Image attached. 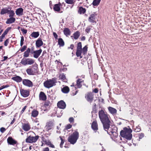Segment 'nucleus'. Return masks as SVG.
Instances as JSON below:
<instances>
[{"mask_svg": "<svg viewBox=\"0 0 151 151\" xmlns=\"http://www.w3.org/2000/svg\"><path fill=\"white\" fill-rule=\"evenodd\" d=\"M69 120L70 122H73L74 121V119L73 117H70L69 118Z\"/></svg>", "mask_w": 151, "mask_h": 151, "instance_id": "51", "label": "nucleus"}, {"mask_svg": "<svg viewBox=\"0 0 151 151\" xmlns=\"http://www.w3.org/2000/svg\"><path fill=\"white\" fill-rule=\"evenodd\" d=\"M58 44L60 46H63L64 45V42L61 38H59L58 40Z\"/></svg>", "mask_w": 151, "mask_h": 151, "instance_id": "37", "label": "nucleus"}, {"mask_svg": "<svg viewBox=\"0 0 151 151\" xmlns=\"http://www.w3.org/2000/svg\"><path fill=\"white\" fill-rule=\"evenodd\" d=\"M134 129L135 132H139L141 130L140 127L139 126L135 127H134Z\"/></svg>", "mask_w": 151, "mask_h": 151, "instance_id": "40", "label": "nucleus"}, {"mask_svg": "<svg viewBox=\"0 0 151 151\" xmlns=\"http://www.w3.org/2000/svg\"><path fill=\"white\" fill-rule=\"evenodd\" d=\"M9 14V17H13L14 14V11L12 10H11L9 9V11L8 12Z\"/></svg>", "mask_w": 151, "mask_h": 151, "instance_id": "39", "label": "nucleus"}, {"mask_svg": "<svg viewBox=\"0 0 151 151\" xmlns=\"http://www.w3.org/2000/svg\"><path fill=\"white\" fill-rule=\"evenodd\" d=\"M24 38L23 36L21 37V40L20 41V46H22L24 44Z\"/></svg>", "mask_w": 151, "mask_h": 151, "instance_id": "43", "label": "nucleus"}, {"mask_svg": "<svg viewBox=\"0 0 151 151\" xmlns=\"http://www.w3.org/2000/svg\"><path fill=\"white\" fill-rule=\"evenodd\" d=\"M91 127L94 130H97L98 129V125L96 122L94 121L92 123Z\"/></svg>", "mask_w": 151, "mask_h": 151, "instance_id": "22", "label": "nucleus"}, {"mask_svg": "<svg viewBox=\"0 0 151 151\" xmlns=\"http://www.w3.org/2000/svg\"><path fill=\"white\" fill-rule=\"evenodd\" d=\"M23 83L24 85L29 87H30L32 86V82L28 80H24L23 81Z\"/></svg>", "mask_w": 151, "mask_h": 151, "instance_id": "17", "label": "nucleus"}, {"mask_svg": "<svg viewBox=\"0 0 151 151\" xmlns=\"http://www.w3.org/2000/svg\"><path fill=\"white\" fill-rule=\"evenodd\" d=\"M7 140L8 143L10 145H14L16 143V142L11 137H9Z\"/></svg>", "mask_w": 151, "mask_h": 151, "instance_id": "19", "label": "nucleus"}, {"mask_svg": "<svg viewBox=\"0 0 151 151\" xmlns=\"http://www.w3.org/2000/svg\"><path fill=\"white\" fill-rule=\"evenodd\" d=\"M53 36L54 37L55 39H57V37H58V35H57V34L55 32H53Z\"/></svg>", "mask_w": 151, "mask_h": 151, "instance_id": "54", "label": "nucleus"}, {"mask_svg": "<svg viewBox=\"0 0 151 151\" xmlns=\"http://www.w3.org/2000/svg\"><path fill=\"white\" fill-rule=\"evenodd\" d=\"M79 137V133L77 131V130H76L69 137L68 139V141L71 144H74L76 142Z\"/></svg>", "mask_w": 151, "mask_h": 151, "instance_id": "4", "label": "nucleus"}, {"mask_svg": "<svg viewBox=\"0 0 151 151\" xmlns=\"http://www.w3.org/2000/svg\"><path fill=\"white\" fill-rule=\"evenodd\" d=\"M12 79L13 80L17 81V82H20L22 80V78L19 76H17L15 77H14L12 78Z\"/></svg>", "mask_w": 151, "mask_h": 151, "instance_id": "32", "label": "nucleus"}, {"mask_svg": "<svg viewBox=\"0 0 151 151\" xmlns=\"http://www.w3.org/2000/svg\"><path fill=\"white\" fill-rule=\"evenodd\" d=\"M6 130V129L4 127H1L0 129V131L2 133L4 132Z\"/></svg>", "mask_w": 151, "mask_h": 151, "instance_id": "49", "label": "nucleus"}, {"mask_svg": "<svg viewBox=\"0 0 151 151\" xmlns=\"http://www.w3.org/2000/svg\"><path fill=\"white\" fill-rule=\"evenodd\" d=\"M27 108V106H25L23 108L21 112V114H22L25 110L26 108Z\"/></svg>", "mask_w": 151, "mask_h": 151, "instance_id": "50", "label": "nucleus"}, {"mask_svg": "<svg viewBox=\"0 0 151 151\" xmlns=\"http://www.w3.org/2000/svg\"><path fill=\"white\" fill-rule=\"evenodd\" d=\"M49 149L48 147H46L44 148L43 151H49Z\"/></svg>", "mask_w": 151, "mask_h": 151, "instance_id": "57", "label": "nucleus"}, {"mask_svg": "<svg viewBox=\"0 0 151 151\" xmlns=\"http://www.w3.org/2000/svg\"><path fill=\"white\" fill-rule=\"evenodd\" d=\"M53 126V123L52 122H49L47 123L45 127L46 130L48 131L51 129Z\"/></svg>", "mask_w": 151, "mask_h": 151, "instance_id": "13", "label": "nucleus"}, {"mask_svg": "<svg viewBox=\"0 0 151 151\" xmlns=\"http://www.w3.org/2000/svg\"><path fill=\"white\" fill-rule=\"evenodd\" d=\"M15 119H14H14H13V120H12V122H11L10 124H13L14 123V122H15Z\"/></svg>", "mask_w": 151, "mask_h": 151, "instance_id": "60", "label": "nucleus"}, {"mask_svg": "<svg viewBox=\"0 0 151 151\" xmlns=\"http://www.w3.org/2000/svg\"><path fill=\"white\" fill-rule=\"evenodd\" d=\"M65 2L69 4H73L76 2V0H65Z\"/></svg>", "mask_w": 151, "mask_h": 151, "instance_id": "38", "label": "nucleus"}, {"mask_svg": "<svg viewBox=\"0 0 151 151\" xmlns=\"http://www.w3.org/2000/svg\"><path fill=\"white\" fill-rule=\"evenodd\" d=\"M45 106H49L50 105V103L49 101L46 102L45 103Z\"/></svg>", "mask_w": 151, "mask_h": 151, "instance_id": "48", "label": "nucleus"}, {"mask_svg": "<svg viewBox=\"0 0 151 151\" xmlns=\"http://www.w3.org/2000/svg\"><path fill=\"white\" fill-rule=\"evenodd\" d=\"M3 31V29H2V27L0 26V35Z\"/></svg>", "mask_w": 151, "mask_h": 151, "instance_id": "58", "label": "nucleus"}, {"mask_svg": "<svg viewBox=\"0 0 151 151\" xmlns=\"http://www.w3.org/2000/svg\"><path fill=\"white\" fill-rule=\"evenodd\" d=\"M93 91L95 93H97L98 92V89L97 88H95L93 90Z\"/></svg>", "mask_w": 151, "mask_h": 151, "instance_id": "56", "label": "nucleus"}, {"mask_svg": "<svg viewBox=\"0 0 151 151\" xmlns=\"http://www.w3.org/2000/svg\"><path fill=\"white\" fill-rule=\"evenodd\" d=\"M57 106L59 108L64 109L65 108L66 105L65 103L63 101L61 100L58 102Z\"/></svg>", "mask_w": 151, "mask_h": 151, "instance_id": "11", "label": "nucleus"}, {"mask_svg": "<svg viewBox=\"0 0 151 151\" xmlns=\"http://www.w3.org/2000/svg\"><path fill=\"white\" fill-rule=\"evenodd\" d=\"M27 46L25 45L22 48L20 49V51L21 52H24L27 48Z\"/></svg>", "mask_w": 151, "mask_h": 151, "instance_id": "44", "label": "nucleus"}, {"mask_svg": "<svg viewBox=\"0 0 151 151\" xmlns=\"http://www.w3.org/2000/svg\"><path fill=\"white\" fill-rule=\"evenodd\" d=\"M43 44V42L41 38H39L36 42V45L37 47H40Z\"/></svg>", "mask_w": 151, "mask_h": 151, "instance_id": "18", "label": "nucleus"}, {"mask_svg": "<svg viewBox=\"0 0 151 151\" xmlns=\"http://www.w3.org/2000/svg\"><path fill=\"white\" fill-rule=\"evenodd\" d=\"M101 0H94L92 4L94 6H97L100 2Z\"/></svg>", "mask_w": 151, "mask_h": 151, "instance_id": "30", "label": "nucleus"}, {"mask_svg": "<svg viewBox=\"0 0 151 151\" xmlns=\"http://www.w3.org/2000/svg\"><path fill=\"white\" fill-rule=\"evenodd\" d=\"M86 10L85 9L83 8L82 7L79 8L78 12L80 14H84L86 12Z\"/></svg>", "mask_w": 151, "mask_h": 151, "instance_id": "33", "label": "nucleus"}, {"mask_svg": "<svg viewBox=\"0 0 151 151\" xmlns=\"http://www.w3.org/2000/svg\"><path fill=\"white\" fill-rule=\"evenodd\" d=\"M50 147L52 148H54L55 147L54 145L52 144H51L50 145Z\"/></svg>", "mask_w": 151, "mask_h": 151, "instance_id": "64", "label": "nucleus"}, {"mask_svg": "<svg viewBox=\"0 0 151 151\" xmlns=\"http://www.w3.org/2000/svg\"><path fill=\"white\" fill-rule=\"evenodd\" d=\"M23 12V9L22 8H19L17 9L16 11V13L17 15L20 16L22 14Z\"/></svg>", "mask_w": 151, "mask_h": 151, "instance_id": "23", "label": "nucleus"}, {"mask_svg": "<svg viewBox=\"0 0 151 151\" xmlns=\"http://www.w3.org/2000/svg\"><path fill=\"white\" fill-rule=\"evenodd\" d=\"M132 129L129 128L125 127L120 132V135L127 140H131L132 138Z\"/></svg>", "mask_w": 151, "mask_h": 151, "instance_id": "3", "label": "nucleus"}, {"mask_svg": "<svg viewBox=\"0 0 151 151\" xmlns=\"http://www.w3.org/2000/svg\"><path fill=\"white\" fill-rule=\"evenodd\" d=\"M85 37H82L81 38V40L83 41V40H85Z\"/></svg>", "mask_w": 151, "mask_h": 151, "instance_id": "63", "label": "nucleus"}, {"mask_svg": "<svg viewBox=\"0 0 151 151\" xmlns=\"http://www.w3.org/2000/svg\"><path fill=\"white\" fill-rule=\"evenodd\" d=\"M39 99L40 100L45 101L47 99V96L43 92H41L39 95Z\"/></svg>", "mask_w": 151, "mask_h": 151, "instance_id": "14", "label": "nucleus"}, {"mask_svg": "<svg viewBox=\"0 0 151 151\" xmlns=\"http://www.w3.org/2000/svg\"><path fill=\"white\" fill-rule=\"evenodd\" d=\"M80 33L78 31H77L73 34V37L75 39H77L80 36Z\"/></svg>", "mask_w": 151, "mask_h": 151, "instance_id": "36", "label": "nucleus"}, {"mask_svg": "<svg viewBox=\"0 0 151 151\" xmlns=\"http://www.w3.org/2000/svg\"><path fill=\"white\" fill-rule=\"evenodd\" d=\"M96 15H97L95 13L91 14L89 18V21L91 23H96L95 20L96 19Z\"/></svg>", "mask_w": 151, "mask_h": 151, "instance_id": "10", "label": "nucleus"}, {"mask_svg": "<svg viewBox=\"0 0 151 151\" xmlns=\"http://www.w3.org/2000/svg\"><path fill=\"white\" fill-rule=\"evenodd\" d=\"M60 138L61 140V142L60 144V147H62V146H63V144L64 142V140L61 136H60Z\"/></svg>", "mask_w": 151, "mask_h": 151, "instance_id": "42", "label": "nucleus"}, {"mask_svg": "<svg viewBox=\"0 0 151 151\" xmlns=\"http://www.w3.org/2000/svg\"><path fill=\"white\" fill-rule=\"evenodd\" d=\"M9 87V86L8 85H6L5 86H1V88L3 89L4 88H6L8 87Z\"/></svg>", "mask_w": 151, "mask_h": 151, "instance_id": "55", "label": "nucleus"}, {"mask_svg": "<svg viewBox=\"0 0 151 151\" xmlns=\"http://www.w3.org/2000/svg\"><path fill=\"white\" fill-rule=\"evenodd\" d=\"M9 40L8 39H7L4 42V45L5 46H7L9 43Z\"/></svg>", "mask_w": 151, "mask_h": 151, "instance_id": "46", "label": "nucleus"}, {"mask_svg": "<svg viewBox=\"0 0 151 151\" xmlns=\"http://www.w3.org/2000/svg\"><path fill=\"white\" fill-rule=\"evenodd\" d=\"M83 81L81 79H79L77 81V84L76 86L78 88H80L82 86V83Z\"/></svg>", "mask_w": 151, "mask_h": 151, "instance_id": "25", "label": "nucleus"}, {"mask_svg": "<svg viewBox=\"0 0 151 151\" xmlns=\"http://www.w3.org/2000/svg\"><path fill=\"white\" fill-rule=\"evenodd\" d=\"M39 138V136H36L33 137L31 136H29L26 139L27 142L33 143L35 142Z\"/></svg>", "mask_w": 151, "mask_h": 151, "instance_id": "7", "label": "nucleus"}, {"mask_svg": "<svg viewBox=\"0 0 151 151\" xmlns=\"http://www.w3.org/2000/svg\"><path fill=\"white\" fill-rule=\"evenodd\" d=\"M30 49L29 48H28L26 51H25L24 53V57H28L29 56V53L30 52Z\"/></svg>", "mask_w": 151, "mask_h": 151, "instance_id": "27", "label": "nucleus"}, {"mask_svg": "<svg viewBox=\"0 0 151 151\" xmlns=\"http://www.w3.org/2000/svg\"><path fill=\"white\" fill-rule=\"evenodd\" d=\"M39 35V33L38 32H33L32 33L31 36L35 38L37 37Z\"/></svg>", "mask_w": 151, "mask_h": 151, "instance_id": "28", "label": "nucleus"}, {"mask_svg": "<svg viewBox=\"0 0 151 151\" xmlns=\"http://www.w3.org/2000/svg\"><path fill=\"white\" fill-rule=\"evenodd\" d=\"M26 72L29 75H34L37 72V70L35 68H29L27 69Z\"/></svg>", "mask_w": 151, "mask_h": 151, "instance_id": "8", "label": "nucleus"}, {"mask_svg": "<svg viewBox=\"0 0 151 151\" xmlns=\"http://www.w3.org/2000/svg\"><path fill=\"white\" fill-rule=\"evenodd\" d=\"M7 58L8 57L6 56H4V60H2V61H4L6 60Z\"/></svg>", "mask_w": 151, "mask_h": 151, "instance_id": "62", "label": "nucleus"}, {"mask_svg": "<svg viewBox=\"0 0 151 151\" xmlns=\"http://www.w3.org/2000/svg\"><path fill=\"white\" fill-rule=\"evenodd\" d=\"M64 34L67 36L70 35V29L67 28H65L63 30Z\"/></svg>", "mask_w": 151, "mask_h": 151, "instance_id": "26", "label": "nucleus"}, {"mask_svg": "<svg viewBox=\"0 0 151 151\" xmlns=\"http://www.w3.org/2000/svg\"><path fill=\"white\" fill-rule=\"evenodd\" d=\"M42 51V50L41 49L34 51L33 52V57L36 58H37L40 55Z\"/></svg>", "mask_w": 151, "mask_h": 151, "instance_id": "15", "label": "nucleus"}, {"mask_svg": "<svg viewBox=\"0 0 151 151\" xmlns=\"http://www.w3.org/2000/svg\"><path fill=\"white\" fill-rule=\"evenodd\" d=\"M5 37V36L3 34L0 37V42H1L3 41V39Z\"/></svg>", "mask_w": 151, "mask_h": 151, "instance_id": "47", "label": "nucleus"}, {"mask_svg": "<svg viewBox=\"0 0 151 151\" xmlns=\"http://www.w3.org/2000/svg\"><path fill=\"white\" fill-rule=\"evenodd\" d=\"M15 21V18L13 17H10V18L7 19L6 22V23L7 24H10L12 23Z\"/></svg>", "mask_w": 151, "mask_h": 151, "instance_id": "24", "label": "nucleus"}, {"mask_svg": "<svg viewBox=\"0 0 151 151\" xmlns=\"http://www.w3.org/2000/svg\"><path fill=\"white\" fill-rule=\"evenodd\" d=\"M99 115L100 120L103 124L104 129L105 130L108 129L111 123L109 118L108 115L103 110L99 111Z\"/></svg>", "mask_w": 151, "mask_h": 151, "instance_id": "1", "label": "nucleus"}, {"mask_svg": "<svg viewBox=\"0 0 151 151\" xmlns=\"http://www.w3.org/2000/svg\"><path fill=\"white\" fill-rule=\"evenodd\" d=\"M90 29L89 28H87L86 29V32L88 33L89 32Z\"/></svg>", "mask_w": 151, "mask_h": 151, "instance_id": "61", "label": "nucleus"}, {"mask_svg": "<svg viewBox=\"0 0 151 151\" xmlns=\"http://www.w3.org/2000/svg\"><path fill=\"white\" fill-rule=\"evenodd\" d=\"M38 114V112L36 110H34L32 112V116L34 117H36Z\"/></svg>", "mask_w": 151, "mask_h": 151, "instance_id": "34", "label": "nucleus"}, {"mask_svg": "<svg viewBox=\"0 0 151 151\" xmlns=\"http://www.w3.org/2000/svg\"><path fill=\"white\" fill-rule=\"evenodd\" d=\"M53 9L55 11L59 12L60 11V4H55L53 7Z\"/></svg>", "mask_w": 151, "mask_h": 151, "instance_id": "29", "label": "nucleus"}, {"mask_svg": "<svg viewBox=\"0 0 151 151\" xmlns=\"http://www.w3.org/2000/svg\"><path fill=\"white\" fill-rule=\"evenodd\" d=\"M11 29V27H9L7 28L4 31L3 33L2 34L4 36L7 34V33L8 32L9 30H10Z\"/></svg>", "mask_w": 151, "mask_h": 151, "instance_id": "41", "label": "nucleus"}, {"mask_svg": "<svg viewBox=\"0 0 151 151\" xmlns=\"http://www.w3.org/2000/svg\"><path fill=\"white\" fill-rule=\"evenodd\" d=\"M62 91L63 93H67L69 91V89L68 86H65L62 89Z\"/></svg>", "mask_w": 151, "mask_h": 151, "instance_id": "31", "label": "nucleus"}, {"mask_svg": "<svg viewBox=\"0 0 151 151\" xmlns=\"http://www.w3.org/2000/svg\"><path fill=\"white\" fill-rule=\"evenodd\" d=\"M22 128L23 130L25 131H27L31 129L30 126L28 123H24L22 125Z\"/></svg>", "mask_w": 151, "mask_h": 151, "instance_id": "16", "label": "nucleus"}, {"mask_svg": "<svg viewBox=\"0 0 151 151\" xmlns=\"http://www.w3.org/2000/svg\"><path fill=\"white\" fill-rule=\"evenodd\" d=\"M20 92L22 96L24 97H27L29 95V92L27 90L21 89Z\"/></svg>", "mask_w": 151, "mask_h": 151, "instance_id": "12", "label": "nucleus"}, {"mask_svg": "<svg viewBox=\"0 0 151 151\" xmlns=\"http://www.w3.org/2000/svg\"><path fill=\"white\" fill-rule=\"evenodd\" d=\"M85 98L88 102H91L93 99V95L91 92L87 93L85 96Z\"/></svg>", "mask_w": 151, "mask_h": 151, "instance_id": "9", "label": "nucleus"}, {"mask_svg": "<svg viewBox=\"0 0 151 151\" xmlns=\"http://www.w3.org/2000/svg\"><path fill=\"white\" fill-rule=\"evenodd\" d=\"M72 127V125L70 124H68L66 127H65V129H70Z\"/></svg>", "mask_w": 151, "mask_h": 151, "instance_id": "45", "label": "nucleus"}, {"mask_svg": "<svg viewBox=\"0 0 151 151\" xmlns=\"http://www.w3.org/2000/svg\"><path fill=\"white\" fill-rule=\"evenodd\" d=\"M87 50V46L86 45L82 49L81 43L79 42L77 44L76 53V55L77 57H80V58H81L83 57L81 56V53H82L83 55H85L86 54Z\"/></svg>", "mask_w": 151, "mask_h": 151, "instance_id": "2", "label": "nucleus"}, {"mask_svg": "<svg viewBox=\"0 0 151 151\" xmlns=\"http://www.w3.org/2000/svg\"><path fill=\"white\" fill-rule=\"evenodd\" d=\"M59 78L64 82H66L67 80L65 76L63 74H60L59 76Z\"/></svg>", "mask_w": 151, "mask_h": 151, "instance_id": "35", "label": "nucleus"}, {"mask_svg": "<svg viewBox=\"0 0 151 151\" xmlns=\"http://www.w3.org/2000/svg\"><path fill=\"white\" fill-rule=\"evenodd\" d=\"M74 45L73 44H72L70 45V47L69 48H71V49H73L74 47Z\"/></svg>", "mask_w": 151, "mask_h": 151, "instance_id": "59", "label": "nucleus"}, {"mask_svg": "<svg viewBox=\"0 0 151 151\" xmlns=\"http://www.w3.org/2000/svg\"><path fill=\"white\" fill-rule=\"evenodd\" d=\"M57 79L53 78L52 79H49L45 82L44 83V86L47 88H50L56 85L57 83Z\"/></svg>", "mask_w": 151, "mask_h": 151, "instance_id": "5", "label": "nucleus"}, {"mask_svg": "<svg viewBox=\"0 0 151 151\" xmlns=\"http://www.w3.org/2000/svg\"><path fill=\"white\" fill-rule=\"evenodd\" d=\"M108 109L109 112L112 114H116L117 112L116 110L111 107H109Z\"/></svg>", "mask_w": 151, "mask_h": 151, "instance_id": "21", "label": "nucleus"}, {"mask_svg": "<svg viewBox=\"0 0 151 151\" xmlns=\"http://www.w3.org/2000/svg\"><path fill=\"white\" fill-rule=\"evenodd\" d=\"M34 62V60L31 59H23L21 62V63L24 65H31Z\"/></svg>", "mask_w": 151, "mask_h": 151, "instance_id": "6", "label": "nucleus"}, {"mask_svg": "<svg viewBox=\"0 0 151 151\" xmlns=\"http://www.w3.org/2000/svg\"><path fill=\"white\" fill-rule=\"evenodd\" d=\"M144 136V134L142 133H141L139 134V138L141 139Z\"/></svg>", "mask_w": 151, "mask_h": 151, "instance_id": "52", "label": "nucleus"}, {"mask_svg": "<svg viewBox=\"0 0 151 151\" xmlns=\"http://www.w3.org/2000/svg\"><path fill=\"white\" fill-rule=\"evenodd\" d=\"M9 9L11 10V8L9 7L8 8H3L1 11V14H5L8 13Z\"/></svg>", "mask_w": 151, "mask_h": 151, "instance_id": "20", "label": "nucleus"}, {"mask_svg": "<svg viewBox=\"0 0 151 151\" xmlns=\"http://www.w3.org/2000/svg\"><path fill=\"white\" fill-rule=\"evenodd\" d=\"M21 31L23 32L24 34H25L27 33V31L26 29H21Z\"/></svg>", "mask_w": 151, "mask_h": 151, "instance_id": "53", "label": "nucleus"}]
</instances>
